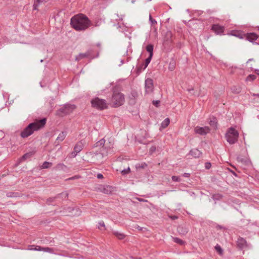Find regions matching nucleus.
<instances>
[{"label":"nucleus","instance_id":"nucleus-24","mask_svg":"<svg viewBox=\"0 0 259 259\" xmlns=\"http://www.w3.org/2000/svg\"><path fill=\"white\" fill-rule=\"evenodd\" d=\"M68 196V194L67 192H62L58 194L56 197V198L62 199V200L66 199Z\"/></svg>","mask_w":259,"mask_h":259},{"label":"nucleus","instance_id":"nucleus-1","mask_svg":"<svg viewBox=\"0 0 259 259\" xmlns=\"http://www.w3.org/2000/svg\"><path fill=\"white\" fill-rule=\"evenodd\" d=\"M70 24L76 30L83 31L91 26V22L85 15L79 14L71 18Z\"/></svg>","mask_w":259,"mask_h":259},{"label":"nucleus","instance_id":"nucleus-63","mask_svg":"<svg viewBox=\"0 0 259 259\" xmlns=\"http://www.w3.org/2000/svg\"><path fill=\"white\" fill-rule=\"evenodd\" d=\"M121 64H122L123 63V60H121Z\"/></svg>","mask_w":259,"mask_h":259},{"label":"nucleus","instance_id":"nucleus-22","mask_svg":"<svg viewBox=\"0 0 259 259\" xmlns=\"http://www.w3.org/2000/svg\"><path fill=\"white\" fill-rule=\"evenodd\" d=\"M170 120L168 118H165L161 123V127L162 128H166L169 124Z\"/></svg>","mask_w":259,"mask_h":259},{"label":"nucleus","instance_id":"nucleus-28","mask_svg":"<svg viewBox=\"0 0 259 259\" xmlns=\"http://www.w3.org/2000/svg\"><path fill=\"white\" fill-rule=\"evenodd\" d=\"M147 166V164L145 162H142L141 163H137L136 165V168L137 169H144Z\"/></svg>","mask_w":259,"mask_h":259},{"label":"nucleus","instance_id":"nucleus-30","mask_svg":"<svg viewBox=\"0 0 259 259\" xmlns=\"http://www.w3.org/2000/svg\"><path fill=\"white\" fill-rule=\"evenodd\" d=\"M172 239L175 242H176L179 244L183 245L185 244V242L184 241L182 240V239H181L179 238L173 237Z\"/></svg>","mask_w":259,"mask_h":259},{"label":"nucleus","instance_id":"nucleus-54","mask_svg":"<svg viewBox=\"0 0 259 259\" xmlns=\"http://www.w3.org/2000/svg\"><path fill=\"white\" fill-rule=\"evenodd\" d=\"M97 178L98 179H102L103 178V176L101 174H98L97 176Z\"/></svg>","mask_w":259,"mask_h":259},{"label":"nucleus","instance_id":"nucleus-11","mask_svg":"<svg viewBox=\"0 0 259 259\" xmlns=\"http://www.w3.org/2000/svg\"><path fill=\"white\" fill-rule=\"evenodd\" d=\"M102 150L100 149V151H96L92 152V158L95 160L98 161L99 162H102L104 157L103 154L101 152Z\"/></svg>","mask_w":259,"mask_h":259},{"label":"nucleus","instance_id":"nucleus-55","mask_svg":"<svg viewBox=\"0 0 259 259\" xmlns=\"http://www.w3.org/2000/svg\"><path fill=\"white\" fill-rule=\"evenodd\" d=\"M138 200L140 202H147V200L142 199V198H138Z\"/></svg>","mask_w":259,"mask_h":259},{"label":"nucleus","instance_id":"nucleus-49","mask_svg":"<svg viewBox=\"0 0 259 259\" xmlns=\"http://www.w3.org/2000/svg\"><path fill=\"white\" fill-rule=\"evenodd\" d=\"M42 247H40V246H37L35 248H32L31 249H32V250H34L41 251V250H42Z\"/></svg>","mask_w":259,"mask_h":259},{"label":"nucleus","instance_id":"nucleus-44","mask_svg":"<svg viewBox=\"0 0 259 259\" xmlns=\"http://www.w3.org/2000/svg\"><path fill=\"white\" fill-rule=\"evenodd\" d=\"M56 199V197H51V198H49V199H47V203L48 204H51V203L53 201H54V200Z\"/></svg>","mask_w":259,"mask_h":259},{"label":"nucleus","instance_id":"nucleus-43","mask_svg":"<svg viewBox=\"0 0 259 259\" xmlns=\"http://www.w3.org/2000/svg\"><path fill=\"white\" fill-rule=\"evenodd\" d=\"M156 151V147L152 146L149 149V152L151 154Z\"/></svg>","mask_w":259,"mask_h":259},{"label":"nucleus","instance_id":"nucleus-53","mask_svg":"<svg viewBox=\"0 0 259 259\" xmlns=\"http://www.w3.org/2000/svg\"><path fill=\"white\" fill-rule=\"evenodd\" d=\"M136 229H137L139 231H142L143 229H145V228H143V227H141L139 226H137L136 227Z\"/></svg>","mask_w":259,"mask_h":259},{"label":"nucleus","instance_id":"nucleus-12","mask_svg":"<svg viewBox=\"0 0 259 259\" xmlns=\"http://www.w3.org/2000/svg\"><path fill=\"white\" fill-rule=\"evenodd\" d=\"M211 29L218 35L223 34L225 28L224 26L216 24L212 26Z\"/></svg>","mask_w":259,"mask_h":259},{"label":"nucleus","instance_id":"nucleus-15","mask_svg":"<svg viewBox=\"0 0 259 259\" xmlns=\"http://www.w3.org/2000/svg\"><path fill=\"white\" fill-rule=\"evenodd\" d=\"M246 39L250 42H253L257 38V35L253 32L247 33L245 35Z\"/></svg>","mask_w":259,"mask_h":259},{"label":"nucleus","instance_id":"nucleus-34","mask_svg":"<svg viewBox=\"0 0 259 259\" xmlns=\"http://www.w3.org/2000/svg\"><path fill=\"white\" fill-rule=\"evenodd\" d=\"M256 78V76L253 74H249L246 78V81H253Z\"/></svg>","mask_w":259,"mask_h":259},{"label":"nucleus","instance_id":"nucleus-25","mask_svg":"<svg viewBox=\"0 0 259 259\" xmlns=\"http://www.w3.org/2000/svg\"><path fill=\"white\" fill-rule=\"evenodd\" d=\"M113 234L120 240L124 239L125 236L124 234L120 233L118 231H113Z\"/></svg>","mask_w":259,"mask_h":259},{"label":"nucleus","instance_id":"nucleus-7","mask_svg":"<svg viewBox=\"0 0 259 259\" xmlns=\"http://www.w3.org/2000/svg\"><path fill=\"white\" fill-rule=\"evenodd\" d=\"M145 89L146 93L149 94L153 92L154 89L153 79L149 78L145 79Z\"/></svg>","mask_w":259,"mask_h":259},{"label":"nucleus","instance_id":"nucleus-41","mask_svg":"<svg viewBox=\"0 0 259 259\" xmlns=\"http://www.w3.org/2000/svg\"><path fill=\"white\" fill-rule=\"evenodd\" d=\"M172 180L175 182H180V178L178 176H174L171 177Z\"/></svg>","mask_w":259,"mask_h":259},{"label":"nucleus","instance_id":"nucleus-13","mask_svg":"<svg viewBox=\"0 0 259 259\" xmlns=\"http://www.w3.org/2000/svg\"><path fill=\"white\" fill-rule=\"evenodd\" d=\"M236 243L237 247L240 249H242L247 246L246 240L241 237L238 238Z\"/></svg>","mask_w":259,"mask_h":259},{"label":"nucleus","instance_id":"nucleus-48","mask_svg":"<svg viewBox=\"0 0 259 259\" xmlns=\"http://www.w3.org/2000/svg\"><path fill=\"white\" fill-rule=\"evenodd\" d=\"M160 103V101L159 100H154L152 102L153 104L157 107Z\"/></svg>","mask_w":259,"mask_h":259},{"label":"nucleus","instance_id":"nucleus-6","mask_svg":"<svg viewBox=\"0 0 259 259\" xmlns=\"http://www.w3.org/2000/svg\"><path fill=\"white\" fill-rule=\"evenodd\" d=\"M75 108L76 106L74 105L67 104L58 110V114L60 116L67 115L72 112Z\"/></svg>","mask_w":259,"mask_h":259},{"label":"nucleus","instance_id":"nucleus-46","mask_svg":"<svg viewBox=\"0 0 259 259\" xmlns=\"http://www.w3.org/2000/svg\"><path fill=\"white\" fill-rule=\"evenodd\" d=\"M42 249L43 251H46V252H50L52 250V249L49 247H42Z\"/></svg>","mask_w":259,"mask_h":259},{"label":"nucleus","instance_id":"nucleus-62","mask_svg":"<svg viewBox=\"0 0 259 259\" xmlns=\"http://www.w3.org/2000/svg\"><path fill=\"white\" fill-rule=\"evenodd\" d=\"M68 209H70V210H74V208H70V207H68ZM69 211H70V210H69Z\"/></svg>","mask_w":259,"mask_h":259},{"label":"nucleus","instance_id":"nucleus-5","mask_svg":"<svg viewBox=\"0 0 259 259\" xmlns=\"http://www.w3.org/2000/svg\"><path fill=\"white\" fill-rule=\"evenodd\" d=\"M91 104L93 107L101 110L106 109L108 107L107 101L104 99H100L98 97L92 99Z\"/></svg>","mask_w":259,"mask_h":259},{"label":"nucleus","instance_id":"nucleus-8","mask_svg":"<svg viewBox=\"0 0 259 259\" xmlns=\"http://www.w3.org/2000/svg\"><path fill=\"white\" fill-rule=\"evenodd\" d=\"M92 53L93 50H89L84 53H80L76 57L75 60L77 61H79L84 58H88L90 59L95 58V57L92 55ZM98 56V54L96 56V57H97Z\"/></svg>","mask_w":259,"mask_h":259},{"label":"nucleus","instance_id":"nucleus-52","mask_svg":"<svg viewBox=\"0 0 259 259\" xmlns=\"http://www.w3.org/2000/svg\"><path fill=\"white\" fill-rule=\"evenodd\" d=\"M183 177H186V178H189V177H190V174L185 172V173H184V174H183Z\"/></svg>","mask_w":259,"mask_h":259},{"label":"nucleus","instance_id":"nucleus-27","mask_svg":"<svg viewBox=\"0 0 259 259\" xmlns=\"http://www.w3.org/2000/svg\"><path fill=\"white\" fill-rule=\"evenodd\" d=\"M44 0H34L33 4V9L35 10H38L39 5L44 2Z\"/></svg>","mask_w":259,"mask_h":259},{"label":"nucleus","instance_id":"nucleus-59","mask_svg":"<svg viewBox=\"0 0 259 259\" xmlns=\"http://www.w3.org/2000/svg\"><path fill=\"white\" fill-rule=\"evenodd\" d=\"M194 90L193 88L188 89V91L189 92H191V91H193Z\"/></svg>","mask_w":259,"mask_h":259},{"label":"nucleus","instance_id":"nucleus-45","mask_svg":"<svg viewBox=\"0 0 259 259\" xmlns=\"http://www.w3.org/2000/svg\"><path fill=\"white\" fill-rule=\"evenodd\" d=\"M211 164L210 162H206L205 164V167L206 169H208L211 167Z\"/></svg>","mask_w":259,"mask_h":259},{"label":"nucleus","instance_id":"nucleus-51","mask_svg":"<svg viewBox=\"0 0 259 259\" xmlns=\"http://www.w3.org/2000/svg\"><path fill=\"white\" fill-rule=\"evenodd\" d=\"M168 68L170 70L172 71L175 68V66L173 64H172L171 63H170Z\"/></svg>","mask_w":259,"mask_h":259},{"label":"nucleus","instance_id":"nucleus-39","mask_svg":"<svg viewBox=\"0 0 259 259\" xmlns=\"http://www.w3.org/2000/svg\"><path fill=\"white\" fill-rule=\"evenodd\" d=\"M149 21H150L151 25H155L157 24V21L152 18L151 15H149Z\"/></svg>","mask_w":259,"mask_h":259},{"label":"nucleus","instance_id":"nucleus-10","mask_svg":"<svg viewBox=\"0 0 259 259\" xmlns=\"http://www.w3.org/2000/svg\"><path fill=\"white\" fill-rule=\"evenodd\" d=\"M101 192L106 194H111L114 190V187L109 185L101 186L99 188Z\"/></svg>","mask_w":259,"mask_h":259},{"label":"nucleus","instance_id":"nucleus-31","mask_svg":"<svg viewBox=\"0 0 259 259\" xmlns=\"http://www.w3.org/2000/svg\"><path fill=\"white\" fill-rule=\"evenodd\" d=\"M152 57H153V56H149V57L145 59V64L144 65V66L143 67V69L146 68V67L149 65V64L150 63V62L152 60Z\"/></svg>","mask_w":259,"mask_h":259},{"label":"nucleus","instance_id":"nucleus-58","mask_svg":"<svg viewBox=\"0 0 259 259\" xmlns=\"http://www.w3.org/2000/svg\"><path fill=\"white\" fill-rule=\"evenodd\" d=\"M117 16L118 17L119 20H122L124 16L123 15H121L120 16H118L117 15Z\"/></svg>","mask_w":259,"mask_h":259},{"label":"nucleus","instance_id":"nucleus-56","mask_svg":"<svg viewBox=\"0 0 259 259\" xmlns=\"http://www.w3.org/2000/svg\"><path fill=\"white\" fill-rule=\"evenodd\" d=\"M254 72L259 76V69H255Z\"/></svg>","mask_w":259,"mask_h":259},{"label":"nucleus","instance_id":"nucleus-37","mask_svg":"<svg viewBox=\"0 0 259 259\" xmlns=\"http://www.w3.org/2000/svg\"><path fill=\"white\" fill-rule=\"evenodd\" d=\"M144 65L143 64L141 65L137 68V73L140 74L141 72H142V71L145 70V69H143Z\"/></svg>","mask_w":259,"mask_h":259},{"label":"nucleus","instance_id":"nucleus-36","mask_svg":"<svg viewBox=\"0 0 259 259\" xmlns=\"http://www.w3.org/2000/svg\"><path fill=\"white\" fill-rule=\"evenodd\" d=\"M105 140L104 139H102L101 140H100V141H99L96 144V147H98V146H102V147H103V146L105 144Z\"/></svg>","mask_w":259,"mask_h":259},{"label":"nucleus","instance_id":"nucleus-4","mask_svg":"<svg viewBox=\"0 0 259 259\" xmlns=\"http://www.w3.org/2000/svg\"><path fill=\"white\" fill-rule=\"evenodd\" d=\"M124 102V95L121 93L114 92L111 99L112 106L113 107H117L123 105Z\"/></svg>","mask_w":259,"mask_h":259},{"label":"nucleus","instance_id":"nucleus-26","mask_svg":"<svg viewBox=\"0 0 259 259\" xmlns=\"http://www.w3.org/2000/svg\"><path fill=\"white\" fill-rule=\"evenodd\" d=\"M6 195L8 197H17L20 196L19 193L17 192H7Z\"/></svg>","mask_w":259,"mask_h":259},{"label":"nucleus","instance_id":"nucleus-2","mask_svg":"<svg viewBox=\"0 0 259 259\" xmlns=\"http://www.w3.org/2000/svg\"><path fill=\"white\" fill-rule=\"evenodd\" d=\"M46 121V118H44L30 123L21 132V137L23 138L28 137L35 131H37L42 128L45 125Z\"/></svg>","mask_w":259,"mask_h":259},{"label":"nucleus","instance_id":"nucleus-35","mask_svg":"<svg viewBox=\"0 0 259 259\" xmlns=\"http://www.w3.org/2000/svg\"><path fill=\"white\" fill-rule=\"evenodd\" d=\"M215 249L217 250V251L220 254H222L223 252V250L222 249V247L218 244H217L215 246Z\"/></svg>","mask_w":259,"mask_h":259},{"label":"nucleus","instance_id":"nucleus-60","mask_svg":"<svg viewBox=\"0 0 259 259\" xmlns=\"http://www.w3.org/2000/svg\"><path fill=\"white\" fill-rule=\"evenodd\" d=\"M252 95L253 96H256V97H259V94H253Z\"/></svg>","mask_w":259,"mask_h":259},{"label":"nucleus","instance_id":"nucleus-29","mask_svg":"<svg viewBox=\"0 0 259 259\" xmlns=\"http://www.w3.org/2000/svg\"><path fill=\"white\" fill-rule=\"evenodd\" d=\"M53 165V163L52 162H48V161H45L41 166V169H45V168H48L50 167Z\"/></svg>","mask_w":259,"mask_h":259},{"label":"nucleus","instance_id":"nucleus-50","mask_svg":"<svg viewBox=\"0 0 259 259\" xmlns=\"http://www.w3.org/2000/svg\"><path fill=\"white\" fill-rule=\"evenodd\" d=\"M216 229H217L218 230V229H225V228L223 226H221V225H217L215 227Z\"/></svg>","mask_w":259,"mask_h":259},{"label":"nucleus","instance_id":"nucleus-16","mask_svg":"<svg viewBox=\"0 0 259 259\" xmlns=\"http://www.w3.org/2000/svg\"><path fill=\"white\" fill-rule=\"evenodd\" d=\"M172 33L170 31H168L166 32L165 36L164 39V44L168 45L171 42Z\"/></svg>","mask_w":259,"mask_h":259},{"label":"nucleus","instance_id":"nucleus-14","mask_svg":"<svg viewBox=\"0 0 259 259\" xmlns=\"http://www.w3.org/2000/svg\"><path fill=\"white\" fill-rule=\"evenodd\" d=\"M202 152L197 148L192 149L189 152V155L195 158H199L201 156Z\"/></svg>","mask_w":259,"mask_h":259},{"label":"nucleus","instance_id":"nucleus-18","mask_svg":"<svg viewBox=\"0 0 259 259\" xmlns=\"http://www.w3.org/2000/svg\"><path fill=\"white\" fill-rule=\"evenodd\" d=\"M83 148V144L82 142H79L75 145L73 149L75 151L76 153H79Z\"/></svg>","mask_w":259,"mask_h":259},{"label":"nucleus","instance_id":"nucleus-40","mask_svg":"<svg viewBox=\"0 0 259 259\" xmlns=\"http://www.w3.org/2000/svg\"><path fill=\"white\" fill-rule=\"evenodd\" d=\"M222 197H223L222 195H221L220 194H215V195H213L212 198L214 200H220V199H221L222 198Z\"/></svg>","mask_w":259,"mask_h":259},{"label":"nucleus","instance_id":"nucleus-64","mask_svg":"<svg viewBox=\"0 0 259 259\" xmlns=\"http://www.w3.org/2000/svg\"><path fill=\"white\" fill-rule=\"evenodd\" d=\"M135 2V0H133V1H132V3H133V4H134Z\"/></svg>","mask_w":259,"mask_h":259},{"label":"nucleus","instance_id":"nucleus-17","mask_svg":"<svg viewBox=\"0 0 259 259\" xmlns=\"http://www.w3.org/2000/svg\"><path fill=\"white\" fill-rule=\"evenodd\" d=\"M209 125L214 130L218 128V120L216 117L212 116L210 117L209 121Z\"/></svg>","mask_w":259,"mask_h":259},{"label":"nucleus","instance_id":"nucleus-23","mask_svg":"<svg viewBox=\"0 0 259 259\" xmlns=\"http://www.w3.org/2000/svg\"><path fill=\"white\" fill-rule=\"evenodd\" d=\"M178 232L183 235L186 234L188 232V230L187 228L180 226L178 228Z\"/></svg>","mask_w":259,"mask_h":259},{"label":"nucleus","instance_id":"nucleus-19","mask_svg":"<svg viewBox=\"0 0 259 259\" xmlns=\"http://www.w3.org/2000/svg\"><path fill=\"white\" fill-rule=\"evenodd\" d=\"M34 153H35L34 151H31V152L25 153L21 158V160L23 161L27 158H31L34 154Z\"/></svg>","mask_w":259,"mask_h":259},{"label":"nucleus","instance_id":"nucleus-21","mask_svg":"<svg viewBox=\"0 0 259 259\" xmlns=\"http://www.w3.org/2000/svg\"><path fill=\"white\" fill-rule=\"evenodd\" d=\"M146 50L147 52L149 53V56L153 55V46L152 44L148 45L146 47Z\"/></svg>","mask_w":259,"mask_h":259},{"label":"nucleus","instance_id":"nucleus-20","mask_svg":"<svg viewBox=\"0 0 259 259\" xmlns=\"http://www.w3.org/2000/svg\"><path fill=\"white\" fill-rule=\"evenodd\" d=\"M66 136V133L64 132H62L58 135L56 141H58L59 142L63 141Z\"/></svg>","mask_w":259,"mask_h":259},{"label":"nucleus","instance_id":"nucleus-57","mask_svg":"<svg viewBox=\"0 0 259 259\" xmlns=\"http://www.w3.org/2000/svg\"><path fill=\"white\" fill-rule=\"evenodd\" d=\"M171 219H172V220H176V219H178V217L176 216V215H173V216H171L170 217Z\"/></svg>","mask_w":259,"mask_h":259},{"label":"nucleus","instance_id":"nucleus-42","mask_svg":"<svg viewBox=\"0 0 259 259\" xmlns=\"http://www.w3.org/2000/svg\"><path fill=\"white\" fill-rule=\"evenodd\" d=\"M130 172V168L128 167L127 169H124L121 171V173L122 175H125Z\"/></svg>","mask_w":259,"mask_h":259},{"label":"nucleus","instance_id":"nucleus-47","mask_svg":"<svg viewBox=\"0 0 259 259\" xmlns=\"http://www.w3.org/2000/svg\"><path fill=\"white\" fill-rule=\"evenodd\" d=\"M77 154L78 153H76L75 151H74L73 149V151L70 153V157L74 158L77 155Z\"/></svg>","mask_w":259,"mask_h":259},{"label":"nucleus","instance_id":"nucleus-33","mask_svg":"<svg viewBox=\"0 0 259 259\" xmlns=\"http://www.w3.org/2000/svg\"><path fill=\"white\" fill-rule=\"evenodd\" d=\"M231 90L235 94H239L241 92V88L234 86L231 88Z\"/></svg>","mask_w":259,"mask_h":259},{"label":"nucleus","instance_id":"nucleus-9","mask_svg":"<svg viewBox=\"0 0 259 259\" xmlns=\"http://www.w3.org/2000/svg\"><path fill=\"white\" fill-rule=\"evenodd\" d=\"M195 132L199 135L204 136L209 133L210 129L207 126H205L203 127L196 126L194 129Z\"/></svg>","mask_w":259,"mask_h":259},{"label":"nucleus","instance_id":"nucleus-32","mask_svg":"<svg viewBox=\"0 0 259 259\" xmlns=\"http://www.w3.org/2000/svg\"><path fill=\"white\" fill-rule=\"evenodd\" d=\"M56 168L57 170H64L66 168V166L63 163H58L56 166Z\"/></svg>","mask_w":259,"mask_h":259},{"label":"nucleus","instance_id":"nucleus-38","mask_svg":"<svg viewBox=\"0 0 259 259\" xmlns=\"http://www.w3.org/2000/svg\"><path fill=\"white\" fill-rule=\"evenodd\" d=\"M99 226H98V228L99 229H101V230H103L102 229V227H103V228H105V224H104V222L103 221H100L99 222ZM105 229V228H104V230Z\"/></svg>","mask_w":259,"mask_h":259},{"label":"nucleus","instance_id":"nucleus-3","mask_svg":"<svg viewBox=\"0 0 259 259\" xmlns=\"http://www.w3.org/2000/svg\"><path fill=\"white\" fill-rule=\"evenodd\" d=\"M238 136L239 133L233 127H230L228 130L225 137L227 141L230 144H234L237 141Z\"/></svg>","mask_w":259,"mask_h":259},{"label":"nucleus","instance_id":"nucleus-61","mask_svg":"<svg viewBox=\"0 0 259 259\" xmlns=\"http://www.w3.org/2000/svg\"><path fill=\"white\" fill-rule=\"evenodd\" d=\"M252 60H253V59H249L248 60L247 62H249V61H252Z\"/></svg>","mask_w":259,"mask_h":259}]
</instances>
